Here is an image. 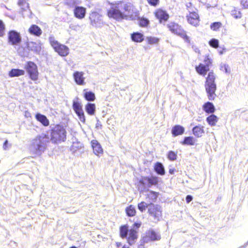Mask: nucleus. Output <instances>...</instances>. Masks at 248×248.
Returning <instances> with one entry per match:
<instances>
[{"instance_id": "f257e3e1", "label": "nucleus", "mask_w": 248, "mask_h": 248, "mask_svg": "<svg viewBox=\"0 0 248 248\" xmlns=\"http://www.w3.org/2000/svg\"><path fill=\"white\" fill-rule=\"evenodd\" d=\"M110 7L107 10V16L110 19L117 21L132 18L136 13L134 5L130 2L115 1L109 3Z\"/></svg>"}, {"instance_id": "f03ea898", "label": "nucleus", "mask_w": 248, "mask_h": 248, "mask_svg": "<svg viewBox=\"0 0 248 248\" xmlns=\"http://www.w3.org/2000/svg\"><path fill=\"white\" fill-rule=\"evenodd\" d=\"M141 225L140 223H135L130 229L129 230L128 226L124 225L120 228V236L122 238H127V242L130 245H132L137 240L138 237V231Z\"/></svg>"}, {"instance_id": "7ed1b4c3", "label": "nucleus", "mask_w": 248, "mask_h": 248, "mask_svg": "<svg viewBox=\"0 0 248 248\" xmlns=\"http://www.w3.org/2000/svg\"><path fill=\"white\" fill-rule=\"evenodd\" d=\"M50 141L55 144H60L65 141L66 131L65 127L62 124H56L52 127L50 130Z\"/></svg>"}, {"instance_id": "20e7f679", "label": "nucleus", "mask_w": 248, "mask_h": 248, "mask_svg": "<svg viewBox=\"0 0 248 248\" xmlns=\"http://www.w3.org/2000/svg\"><path fill=\"white\" fill-rule=\"evenodd\" d=\"M216 76L212 71L208 73L204 84V87L209 100H213L215 99V93L217 90V85L215 82Z\"/></svg>"}, {"instance_id": "39448f33", "label": "nucleus", "mask_w": 248, "mask_h": 248, "mask_svg": "<svg viewBox=\"0 0 248 248\" xmlns=\"http://www.w3.org/2000/svg\"><path fill=\"white\" fill-rule=\"evenodd\" d=\"M45 139V137L42 135L37 137L32 141V150L37 155H40L42 154L46 149Z\"/></svg>"}, {"instance_id": "423d86ee", "label": "nucleus", "mask_w": 248, "mask_h": 248, "mask_svg": "<svg viewBox=\"0 0 248 248\" xmlns=\"http://www.w3.org/2000/svg\"><path fill=\"white\" fill-rule=\"evenodd\" d=\"M49 40L53 49L60 56L64 57L69 54V48L64 45L60 44L54 37H50Z\"/></svg>"}, {"instance_id": "0eeeda50", "label": "nucleus", "mask_w": 248, "mask_h": 248, "mask_svg": "<svg viewBox=\"0 0 248 248\" xmlns=\"http://www.w3.org/2000/svg\"><path fill=\"white\" fill-rule=\"evenodd\" d=\"M72 108L78 119L83 123L85 122V114L82 108L81 102L78 98H75L73 101Z\"/></svg>"}, {"instance_id": "6e6552de", "label": "nucleus", "mask_w": 248, "mask_h": 248, "mask_svg": "<svg viewBox=\"0 0 248 248\" xmlns=\"http://www.w3.org/2000/svg\"><path fill=\"white\" fill-rule=\"evenodd\" d=\"M212 59L209 55L205 56L204 59V63H200L196 66V72L200 75L204 76L207 72L209 71V66L211 65Z\"/></svg>"}, {"instance_id": "1a4fd4ad", "label": "nucleus", "mask_w": 248, "mask_h": 248, "mask_svg": "<svg viewBox=\"0 0 248 248\" xmlns=\"http://www.w3.org/2000/svg\"><path fill=\"white\" fill-rule=\"evenodd\" d=\"M25 68L31 80L36 81L38 79L39 72L36 64L32 62H28L25 65Z\"/></svg>"}, {"instance_id": "9d476101", "label": "nucleus", "mask_w": 248, "mask_h": 248, "mask_svg": "<svg viewBox=\"0 0 248 248\" xmlns=\"http://www.w3.org/2000/svg\"><path fill=\"white\" fill-rule=\"evenodd\" d=\"M170 30L173 33L180 35L186 42L190 43L189 37L187 36L186 32L177 24L171 22L168 25Z\"/></svg>"}, {"instance_id": "9b49d317", "label": "nucleus", "mask_w": 248, "mask_h": 248, "mask_svg": "<svg viewBox=\"0 0 248 248\" xmlns=\"http://www.w3.org/2000/svg\"><path fill=\"white\" fill-rule=\"evenodd\" d=\"M8 43L11 45H18L21 41L20 33L15 31H11L8 33Z\"/></svg>"}, {"instance_id": "f8f14e48", "label": "nucleus", "mask_w": 248, "mask_h": 248, "mask_svg": "<svg viewBox=\"0 0 248 248\" xmlns=\"http://www.w3.org/2000/svg\"><path fill=\"white\" fill-rule=\"evenodd\" d=\"M154 15L160 23L167 21L169 18L168 13L162 9H156L154 12Z\"/></svg>"}, {"instance_id": "ddd939ff", "label": "nucleus", "mask_w": 248, "mask_h": 248, "mask_svg": "<svg viewBox=\"0 0 248 248\" xmlns=\"http://www.w3.org/2000/svg\"><path fill=\"white\" fill-rule=\"evenodd\" d=\"M189 14L187 16L188 23L192 25L197 26L199 23V16L198 14L194 10L188 9Z\"/></svg>"}, {"instance_id": "4468645a", "label": "nucleus", "mask_w": 248, "mask_h": 248, "mask_svg": "<svg viewBox=\"0 0 248 248\" xmlns=\"http://www.w3.org/2000/svg\"><path fill=\"white\" fill-rule=\"evenodd\" d=\"M85 73L82 71H76L73 74V78L75 83L80 86L85 85Z\"/></svg>"}, {"instance_id": "2eb2a0df", "label": "nucleus", "mask_w": 248, "mask_h": 248, "mask_svg": "<svg viewBox=\"0 0 248 248\" xmlns=\"http://www.w3.org/2000/svg\"><path fill=\"white\" fill-rule=\"evenodd\" d=\"M91 143L94 154L99 157L101 156L103 154L104 151L99 142L94 140L91 141Z\"/></svg>"}, {"instance_id": "dca6fc26", "label": "nucleus", "mask_w": 248, "mask_h": 248, "mask_svg": "<svg viewBox=\"0 0 248 248\" xmlns=\"http://www.w3.org/2000/svg\"><path fill=\"white\" fill-rule=\"evenodd\" d=\"M90 19L91 24L95 27H99L102 24V16L96 12H93L90 14Z\"/></svg>"}, {"instance_id": "f3484780", "label": "nucleus", "mask_w": 248, "mask_h": 248, "mask_svg": "<svg viewBox=\"0 0 248 248\" xmlns=\"http://www.w3.org/2000/svg\"><path fill=\"white\" fill-rule=\"evenodd\" d=\"M160 239V235L152 230L148 231L145 236L143 237V241L146 243L150 241L158 240Z\"/></svg>"}, {"instance_id": "a211bd4d", "label": "nucleus", "mask_w": 248, "mask_h": 248, "mask_svg": "<svg viewBox=\"0 0 248 248\" xmlns=\"http://www.w3.org/2000/svg\"><path fill=\"white\" fill-rule=\"evenodd\" d=\"M27 46L29 49L36 53H39L42 49V44L40 42H29Z\"/></svg>"}, {"instance_id": "6ab92c4d", "label": "nucleus", "mask_w": 248, "mask_h": 248, "mask_svg": "<svg viewBox=\"0 0 248 248\" xmlns=\"http://www.w3.org/2000/svg\"><path fill=\"white\" fill-rule=\"evenodd\" d=\"M86 13V8L82 6H76L74 10V14L75 16L79 19L84 18Z\"/></svg>"}, {"instance_id": "aec40b11", "label": "nucleus", "mask_w": 248, "mask_h": 248, "mask_svg": "<svg viewBox=\"0 0 248 248\" xmlns=\"http://www.w3.org/2000/svg\"><path fill=\"white\" fill-rule=\"evenodd\" d=\"M148 211L151 214L153 215L158 220L161 217V211L160 207L152 205L149 207Z\"/></svg>"}, {"instance_id": "412c9836", "label": "nucleus", "mask_w": 248, "mask_h": 248, "mask_svg": "<svg viewBox=\"0 0 248 248\" xmlns=\"http://www.w3.org/2000/svg\"><path fill=\"white\" fill-rule=\"evenodd\" d=\"M193 135L197 137H202L204 134V126L201 125L196 126L192 129Z\"/></svg>"}, {"instance_id": "4be33fe9", "label": "nucleus", "mask_w": 248, "mask_h": 248, "mask_svg": "<svg viewBox=\"0 0 248 248\" xmlns=\"http://www.w3.org/2000/svg\"><path fill=\"white\" fill-rule=\"evenodd\" d=\"M185 131V128L181 125H176L174 126L171 130V133L173 136L176 137L182 135Z\"/></svg>"}, {"instance_id": "5701e85b", "label": "nucleus", "mask_w": 248, "mask_h": 248, "mask_svg": "<svg viewBox=\"0 0 248 248\" xmlns=\"http://www.w3.org/2000/svg\"><path fill=\"white\" fill-rule=\"evenodd\" d=\"M86 112L90 115H94L96 111V105L94 103H88L85 106Z\"/></svg>"}, {"instance_id": "b1692460", "label": "nucleus", "mask_w": 248, "mask_h": 248, "mask_svg": "<svg viewBox=\"0 0 248 248\" xmlns=\"http://www.w3.org/2000/svg\"><path fill=\"white\" fill-rule=\"evenodd\" d=\"M35 118L45 126H47L49 124V120L46 116L43 114L37 113L35 115Z\"/></svg>"}, {"instance_id": "393cba45", "label": "nucleus", "mask_w": 248, "mask_h": 248, "mask_svg": "<svg viewBox=\"0 0 248 248\" xmlns=\"http://www.w3.org/2000/svg\"><path fill=\"white\" fill-rule=\"evenodd\" d=\"M203 110L207 113H213L215 111V108L212 103L207 102L202 106Z\"/></svg>"}, {"instance_id": "a878e982", "label": "nucleus", "mask_w": 248, "mask_h": 248, "mask_svg": "<svg viewBox=\"0 0 248 248\" xmlns=\"http://www.w3.org/2000/svg\"><path fill=\"white\" fill-rule=\"evenodd\" d=\"M83 96L88 101H94L95 100V94L85 89L83 90Z\"/></svg>"}, {"instance_id": "bb28decb", "label": "nucleus", "mask_w": 248, "mask_h": 248, "mask_svg": "<svg viewBox=\"0 0 248 248\" xmlns=\"http://www.w3.org/2000/svg\"><path fill=\"white\" fill-rule=\"evenodd\" d=\"M25 74V71L22 69H12L9 72V76L11 78L23 76Z\"/></svg>"}, {"instance_id": "cd10ccee", "label": "nucleus", "mask_w": 248, "mask_h": 248, "mask_svg": "<svg viewBox=\"0 0 248 248\" xmlns=\"http://www.w3.org/2000/svg\"><path fill=\"white\" fill-rule=\"evenodd\" d=\"M29 32L34 35L39 36L42 34L41 29L35 25H33L29 29Z\"/></svg>"}, {"instance_id": "c85d7f7f", "label": "nucleus", "mask_w": 248, "mask_h": 248, "mask_svg": "<svg viewBox=\"0 0 248 248\" xmlns=\"http://www.w3.org/2000/svg\"><path fill=\"white\" fill-rule=\"evenodd\" d=\"M131 39L134 42L140 43L143 41L144 36L140 33L135 32L132 34Z\"/></svg>"}, {"instance_id": "c756f323", "label": "nucleus", "mask_w": 248, "mask_h": 248, "mask_svg": "<svg viewBox=\"0 0 248 248\" xmlns=\"http://www.w3.org/2000/svg\"><path fill=\"white\" fill-rule=\"evenodd\" d=\"M218 118L215 115L212 114L206 118V121L211 126H215L218 122Z\"/></svg>"}, {"instance_id": "7c9ffc66", "label": "nucleus", "mask_w": 248, "mask_h": 248, "mask_svg": "<svg viewBox=\"0 0 248 248\" xmlns=\"http://www.w3.org/2000/svg\"><path fill=\"white\" fill-rule=\"evenodd\" d=\"M125 213L128 217H133L136 215V210L133 205H129L125 209Z\"/></svg>"}, {"instance_id": "2f4dec72", "label": "nucleus", "mask_w": 248, "mask_h": 248, "mask_svg": "<svg viewBox=\"0 0 248 248\" xmlns=\"http://www.w3.org/2000/svg\"><path fill=\"white\" fill-rule=\"evenodd\" d=\"M146 41L148 44L155 45L159 43L160 39L154 36H147L146 38Z\"/></svg>"}, {"instance_id": "473e14b6", "label": "nucleus", "mask_w": 248, "mask_h": 248, "mask_svg": "<svg viewBox=\"0 0 248 248\" xmlns=\"http://www.w3.org/2000/svg\"><path fill=\"white\" fill-rule=\"evenodd\" d=\"M196 140L192 137H187L184 139V141L182 142L183 145H193L195 144Z\"/></svg>"}, {"instance_id": "72a5a7b5", "label": "nucleus", "mask_w": 248, "mask_h": 248, "mask_svg": "<svg viewBox=\"0 0 248 248\" xmlns=\"http://www.w3.org/2000/svg\"><path fill=\"white\" fill-rule=\"evenodd\" d=\"M155 171L160 175L165 174V170L163 166L160 163H156L155 166Z\"/></svg>"}, {"instance_id": "f704fd0d", "label": "nucleus", "mask_w": 248, "mask_h": 248, "mask_svg": "<svg viewBox=\"0 0 248 248\" xmlns=\"http://www.w3.org/2000/svg\"><path fill=\"white\" fill-rule=\"evenodd\" d=\"M83 148V144L80 142H74L71 147V150L75 153Z\"/></svg>"}, {"instance_id": "c9c22d12", "label": "nucleus", "mask_w": 248, "mask_h": 248, "mask_svg": "<svg viewBox=\"0 0 248 248\" xmlns=\"http://www.w3.org/2000/svg\"><path fill=\"white\" fill-rule=\"evenodd\" d=\"M28 1V0H19L18 1V5L21 9L25 11L28 9L29 7Z\"/></svg>"}, {"instance_id": "e433bc0d", "label": "nucleus", "mask_w": 248, "mask_h": 248, "mask_svg": "<svg viewBox=\"0 0 248 248\" xmlns=\"http://www.w3.org/2000/svg\"><path fill=\"white\" fill-rule=\"evenodd\" d=\"M149 20L144 17H140L139 19V23L140 26L142 27H147L149 24Z\"/></svg>"}, {"instance_id": "4c0bfd02", "label": "nucleus", "mask_w": 248, "mask_h": 248, "mask_svg": "<svg viewBox=\"0 0 248 248\" xmlns=\"http://www.w3.org/2000/svg\"><path fill=\"white\" fill-rule=\"evenodd\" d=\"M167 156L169 160L171 161L176 160L177 158V152H174L171 151H169Z\"/></svg>"}, {"instance_id": "58836bf2", "label": "nucleus", "mask_w": 248, "mask_h": 248, "mask_svg": "<svg viewBox=\"0 0 248 248\" xmlns=\"http://www.w3.org/2000/svg\"><path fill=\"white\" fill-rule=\"evenodd\" d=\"M65 3L70 7H72L79 4L80 1L79 0H65Z\"/></svg>"}, {"instance_id": "ea45409f", "label": "nucleus", "mask_w": 248, "mask_h": 248, "mask_svg": "<svg viewBox=\"0 0 248 248\" xmlns=\"http://www.w3.org/2000/svg\"><path fill=\"white\" fill-rule=\"evenodd\" d=\"M231 15L235 18H240L242 16L241 12L235 9H234L231 11Z\"/></svg>"}, {"instance_id": "a19ab883", "label": "nucleus", "mask_w": 248, "mask_h": 248, "mask_svg": "<svg viewBox=\"0 0 248 248\" xmlns=\"http://www.w3.org/2000/svg\"><path fill=\"white\" fill-rule=\"evenodd\" d=\"M148 207V204L144 202H142L139 203L138 205L139 210L141 212L144 211Z\"/></svg>"}, {"instance_id": "79ce46f5", "label": "nucleus", "mask_w": 248, "mask_h": 248, "mask_svg": "<svg viewBox=\"0 0 248 248\" xmlns=\"http://www.w3.org/2000/svg\"><path fill=\"white\" fill-rule=\"evenodd\" d=\"M5 26L3 21L0 20V37H2L5 34Z\"/></svg>"}, {"instance_id": "37998d69", "label": "nucleus", "mask_w": 248, "mask_h": 248, "mask_svg": "<svg viewBox=\"0 0 248 248\" xmlns=\"http://www.w3.org/2000/svg\"><path fill=\"white\" fill-rule=\"evenodd\" d=\"M158 182V178L156 177H151L149 178V186L156 185Z\"/></svg>"}, {"instance_id": "c03bdc74", "label": "nucleus", "mask_w": 248, "mask_h": 248, "mask_svg": "<svg viewBox=\"0 0 248 248\" xmlns=\"http://www.w3.org/2000/svg\"><path fill=\"white\" fill-rule=\"evenodd\" d=\"M209 44L210 46L214 48H217L218 46L219 43L218 40L213 39L209 41Z\"/></svg>"}, {"instance_id": "a18cd8bd", "label": "nucleus", "mask_w": 248, "mask_h": 248, "mask_svg": "<svg viewBox=\"0 0 248 248\" xmlns=\"http://www.w3.org/2000/svg\"><path fill=\"white\" fill-rule=\"evenodd\" d=\"M221 26L220 22H215L212 24L210 26L211 29L213 31H216L219 29Z\"/></svg>"}, {"instance_id": "49530a36", "label": "nucleus", "mask_w": 248, "mask_h": 248, "mask_svg": "<svg viewBox=\"0 0 248 248\" xmlns=\"http://www.w3.org/2000/svg\"><path fill=\"white\" fill-rule=\"evenodd\" d=\"M140 183L142 184L144 186H149V177H143L141 179L140 181Z\"/></svg>"}, {"instance_id": "de8ad7c7", "label": "nucleus", "mask_w": 248, "mask_h": 248, "mask_svg": "<svg viewBox=\"0 0 248 248\" xmlns=\"http://www.w3.org/2000/svg\"><path fill=\"white\" fill-rule=\"evenodd\" d=\"M146 1L151 6H156L158 4L159 0H146Z\"/></svg>"}, {"instance_id": "09e8293b", "label": "nucleus", "mask_w": 248, "mask_h": 248, "mask_svg": "<svg viewBox=\"0 0 248 248\" xmlns=\"http://www.w3.org/2000/svg\"><path fill=\"white\" fill-rule=\"evenodd\" d=\"M240 4L244 9H248V0H240Z\"/></svg>"}, {"instance_id": "8fccbe9b", "label": "nucleus", "mask_w": 248, "mask_h": 248, "mask_svg": "<svg viewBox=\"0 0 248 248\" xmlns=\"http://www.w3.org/2000/svg\"><path fill=\"white\" fill-rule=\"evenodd\" d=\"M24 115L27 118H29L31 117V113L30 112H29L28 111H25L24 112Z\"/></svg>"}, {"instance_id": "3c124183", "label": "nucleus", "mask_w": 248, "mask_h": 248, "mask_svg": "<svg viewBox=\"0 0 248 248\" xmlns=\"http://www.w3.org/2000/svg\"><path fill=\"white\" fill-rule=\"evenodd\" d=\"M8 145H9L8 142L7 140H6L3 144V149L4 150H7V149H9V147Z\"/></svg>"}, {"instance_id": "603ef678", "label": "nucleus", "mask_w": 248, "mask_h": 248, "mask_svg": "<svg viewBox=\"0 0 248 248\" xmlns=\"http://www.w3.org/2000/svg\"><path fill=\"white\" fill-rule=\"evenodd\" d=\"M192 200V196L188 195L186 197V201L187 203L190 202Z\"/></svg>"}, {"instance_id": "864d4df0", "label": "nucleus", "mask_w": 248, "mask_h": 248, "mask_svg": "<svg viewBox=\"0 0 248 248\" xmlns=\"http://www.w3.org/2000/svg\"><path fill=\"white\" fill-rule=\"evenodd\" d=\"M175 170L174 168L170 169V170H169V173L172 174L174 173Z\"/></svg>"}, {"instance_id": "5fc2aeb1", "label": "nucleus", "mask_w": 248, "mask_h": 248, "mask_svg": "<svg viewBox=\"0 0 248 248\" xmlns=\"http://www.w3.org/2000/svg\"><path fill=\"white\" fill-rule=\"evenodd\" d=\"M150 194L152 195V196L154 197V198H156V193L154 192H150Z\"/></svg>"}, {"instance_id": "6e6d98bb", "label": "nucleus", "mask_w": 248, "mask_h": 248, "mask_svg": "<svg viewBox=\"0 0 248 248\" xmlns=\"http://www.w3.org/2000/svg\"><path fill=\"white\" fill-rule=\"evenodd\" d=\"M224 70L225 71V72L226 73H228V65H224Z\"/></svg>"}, {"instance_id": "4d7b16f0", "label": "nucleus", "mask_w": 248, "mask_h": 248, "mask_svg": "<svg viewBox=\"0 0 248 248\" xmlns=\"http://www.w3.org/2000/svg\"><path fill=\"white\" fill-rule=\"evenodd\" d=\"M121 245V244L120 243H119V242H117L116 243V246H117V247H120Z\"/></svg>"}, {"instance_id": "13d9d810", "label": "nucleus", "mask_w": 248, "mask_h": 248, "mask_svg": "<svg viewBox=\"0 0 248 248\" xmlns=\"http://www.w3.org/2000/svg\"><path fill=\"white\" fill-rule=\"evenodd\" d=\"M128 248V247H127V246H125V245H124V246L123 247V248Z\"/></svg>"}, {"instance_id": "bf43d9fd", "label": "nucleus", "mask_w": 248, "mask_h": 248, "mask_svg": "<svg viewBox=\"0 0 248 248\" xmlns=\"http://www.w3.org/2000/svg\"><path fill=\"white\" fill-rule=\"evenodd\" d=\"M70 248H76V247H71Z\"/></svg>"}, {"instance_id": "052dcab7", "label": "nucleus", "mask_w": 248, "mask_h": 248, "mask_svg": "<svg viewBox=\"0 0 248 248\" xmlns=\"http://www.w3.org/2000/svg\"><path fill=\"white\" fill-rule=\"evenodd\" d=\"M117 1H121V0H117Z\"/></svg>"}]
</instances>
